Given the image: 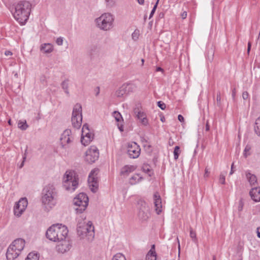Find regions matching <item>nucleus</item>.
<instances>
[{
	"mask_svg": "<svg viewBox=\"0 0 260 260\" xmlns=\"http://www.w3.org/2000/svg\"><path fill=\"white\" fill-rule=\"evenodd\" d=\"M13 6L14 11L12 13L14 18L20 25H24L30 14L31 4L27 1H21L15 3Z\"/></svg>",
	"mask_w": 260,
	"mask_h": 260,
	"instance_id": "nucleus-1",
	"label": "nucleus"
},
{
	"mask_svg": "<svg viewBox=\"0 0 260 260\" xmlns=\"http://www.w3.org/2000/svg\"><path fill=\"white\" fill-rule=\"evenodd\" d=\"M68 232L66 226L61 224H53L47 229L46 236L50 241H61L66 239Z\"/></svg>",
	"mask_w": 260,
	"mask_h": 260,
	"instance_id": "nucleus-2",
	"label": "nucleus"
},
{
	"mask_svg": "<svg viewBox=\"0 0 260 260\" xmlns=\"http://www.w3.org/2000/svg\"><path fill=\"white\" fill-rule=\"evenodd\" d=\"M57 192L53 184H49L43 190L42 202L46 208H52L56 204Z\"/></svg>",
	"mask_w": 260,
	"mask_h": 260,
	"instance_id": "nucleus-3",
	"label": "nucleus"
},
{
	"mask_svg": "<svg viewBox=\"0 0 260 260\" xmlns=\"http://www.w3.org/2000/svg\"><path fill=\"white\" fill-rule=\"evenodd\" d=\"M25 244V241L22 239L14 240L8 248L6 253L7 259L15 260L24 249Z\"/></svg>",
	"mask_w": 260,
	"mask_h": 260,
	"instance_id": "nucleus-4",
	"label": "nucleus"
},
{
	"mask_svg": "<svg viewBox=\"0 0 260 260\" xmlns=\"http://www.w3.org/2000/svg\"><path fill=\"white\" fill-rule=\"evenodd\" d=\"M77 231L78 236L81 238H86L89 240L92 239L94 236V226L90 221L80 222L78 220Z\"/></svg>",
	"mask_w": 260,
	"mask_h": 260,
	"instance_id": "nucleus-5",
	"label": "nucleus"
},
{
	"mask_svg": "<svg viewBox=\"0 0 260 260\" xmlns=\"http://www.w3.org/2000/svg\"><path fill=\"white\" fill-rule=\"evenodd\" d=\"M78 186V177L73 171H67L63 178V186L70 192L75 190Z\"/></svg>",
	"mask_w": 260,
	"mask_h": 260,
	"instance_id": "nucleus-6",
	"label": "nucleus"
},
{
	"mask_svg": "<svg viewBox=\"0 0 260 260\" xmlns=\"http://www.w3.org/2000/svg\"><path fill=\"white\" fill-rule=\"evenodd\" d=\"M114 21V16L110 13H104L95 20L97 27L104 31L113 27Z\"/></svg>",
	"mask_w": 260,
	"mask_h": 260,
	"instance_id": "nucleus-7",
	"label": "nucleus"
},
{
	"mask_svg": "<svg viewBox=\"0 0 260 260\" xmlns=\"http://www.w3.org/2000/svg\"><path fill=\"white\" fill-rule=\"evenodd\" d=\"M71 121L73 126L79 128L82 121V107L80 104H76L73 110Z\"/></svg>",
	"mask_w": 260,
	"mask_h": 260,
	"instance_id": "nucleus-8",
	"label": "nucleus"
},
{
	"mask_svg": "<svg viewBox=\"0 0 260 260\" xmlns=\"http://www.w3.org/2000/svg\"><path fill=\"white\" fill-rule=\"evenodd\" d=\"M74 204L78 207L76 208V210L79 213L84 211L88 204V198L84 193H80L76 196L73 200Z\"/></svg>",
	"mask_w": 260,
	"mask_h": 260,
	"instance_id": "nucleus-9",
	"label": "nucleus"
},
{
	"mask_svg": "<svg viewBox=\"0 0 260 260\" xmlns=\"http://www.w3.org/2000/svg\"><path fill=\"white\" fill-rule=\"evenodd\" d=\"M136 88V86L134 84L124 83L115 91V95L118 98L124 99L134 92Z\"/></svg>",
	"mask_w": 260,
	"mask_h": 260,
	"instance_id": "nucleus-10",
	"label": "nucleus"
},
{
	"mask_svg": "<svg viewBox=\"0 0 260 260\" xmlns=\"http://www.w3.org/2000/svg\"><path fill=\"white\" fill-rule=\"evenodd\" d=\"M99 170L97 168L93 169L90 173L88 182L89 186L92 192H96L99 187V181L98 175Z\"/></svg>",
	"mask_w": 260,
	"mask_h": 260,
	"instance_id": "nucleus-11",
	"label": "nucleus"
},
{
	"mask_svg": "<svg viewBox=\"0 0 260 260\" xmlns=\"http://www.w3.org/2000/svg\"><path fill=\"white\" fill-rule=\"evenodd\" d=\"M28 205L27 200L26 198H22L16 203L14 207V215L20 217L25 210Z\"/></svg>",
	"mask_w": 260,
	"mask_h": 260,
	"instance_id": "nucleus-12",
	"label": "nucleus"
},
{
	"mask_svg": "<svg viewBox=\"0 0 260 260\" xmlns=\"http://www.w3.org/2000/svg\"><path fill=\"white\" fill-rule=\"evenodd\" d=\"M99 157V150L95 146H91L86 152L85 159L88 163L95 162Z\"/></svg>",
	"mask_w": 260,
	"mask_h": 260,
	"instance_id": "nucleus-13",
	"label": "nucleus"
},
{
	"mask_svg": "<svg viewBox=\"0 0 260 260\" xmlns=\"http://www.w3.org/2000/svg\"><path fill=\"white\" fill-rule=\"evenodd\" d=\"M93 134L91 133L89 129L88 125L87 124L83 125L82 130V136L81 142L84 145H87L93 139Z\"/></svg>",
	"mask_w": 260,
	"mask_h": 260,
	"instance_id": "nucleus-14",
	"label": "nucleus"
},
{
	"mask_svg": "<svg viewBox=\"0 0 260 260\" xmlns=\"http://www.w3.org/2000/svg\"><path fill=\"white\" fill-rule=\"evenodd\" d=\"M141 149L139 146L135 142H132L128 145L127 153L129 157L136 158L140 154Z\"/></svg>",
	"mask_w": 260,
	"mask_h": 260,
	"instance_id": "nucleus-15",
	"label": "nucleus"
},
{
	"mask_svg": "<svg viewBox=\"0 0 260 260\" xmlns=\"http://www.w3.org/2000/svg\"><path fill=\"white\" fill-rule=\"evenodd\" d=\"M74 139V135H73L71 130L67 129L61 135L60 141L62 145L65 146L67 144H70L73 142Z\"/></svg>",
	"mask_w": 260,
	"mask_h": 260,
	"instance_id": "nucleus-16",
	"label": "nucleus"
},
{
	"mask_svg": "<svg viewBox=\"0 0 260 260\" xmlns=\"http://www.w3.org/2000/svg\"><path fill=\"white\" fill-rule=\"evenodd\" d=\"M60 242V243L56 247V250L58 252L63 253L68 251L71 249L72 245L69 240L65 239Z\"/></svg>",
	"mask_w": 260,
	"mask_h": 260,
	"instance_id": "nucleus-17",
	"label": "nucleus"
},
{
	"mask_svg": "<svg viewBox=\"0 0 260 260\" xmlns=\"http://www.w3.org/2000/svg\"><path fill=\"white\" fill-rule=\"evenodd\" d=\"M137 169V167L134 165H125L123 166L120 170V174L123 177L127 176L130 173L133 172Z\"/></svg>",
	"mask_w": 260,
	"mask_h": 260,
	"instance_id": "nucleus-18",
	"label": "nucleus"
},
{
	"mask_svg": "<svg viewBox=\"0 0 260 260\" xmlns=\"http://www.w3.org/2000/svg\"><path fill=\"white\" fill-rule=\"evenodd\" d=\"M153 198L156 212L157 214H159L161 212L162 204L161 200L159 193L158 192L154 193Z\"/></svg>",
	"mask_w": 260,
	"mask_h": 260,
	"instance_id": "nucleus-19",
	"label": "nucleus"
},
{
	"mask_svg": "<svg viewBox=\"0 0 260 260\" xmlns=\"http://www.w3.org/2000/svg\"><path fill=\"white\" fill-rule=\"evenodd\" d=\"M141 204V207L139 209V216L143 219H146L147 216L148 207L146 203L144 201H140L139 204Z\"/></svg>",
	"mask_w": 260,
	"mask_h": 260,
	"instance_id": "nucleus-20",
	"label": "nucleus"
},
{
	"mask_svg": "<svg viewBox=\"0 0 260 260\" xmlns=\"http://www.w3.org/2000/svg\"><path fill=\"white\" fill-rule=\"evenodd\" d=\"M135 113L136 114L137 118L139 120L142 125L144 126L148 125V120L147 118V116L145 112L139 111L138 112L136 111Z\"/></svg>",
	"mask_w": 260,
	"mask_h": 260,
	"instance_id": "nucleus-21",
	"label": "nucleus"
},
{
	"mask_svg": "<svg viewBox=\"0 0 260 260\" xmlns=\"http://www.w3.org/2000/svg\"><path fill=\"white\" fill-rule=\"evenodd\" d=\"M249 194L254 201L260 202V187L252 188L249 192Z\"/></svg>",
	"mask_w": 260,
	"mask_h": 260,
	"instance_id": "nucleus-22",
	"label": "nucleus"
},
{
	"mask_svg": "<svg viewBox=\"0 0 260 260\" xmlns=\"http://www.w3.org/2000/svg\"><path fill=\"white\" fill-rule=\"evenodd\" d=\"M113 116L114 117L116 121L118 122L117 127L120 132L123 131V126L122 124L123 121L122 117L121 114L118 111H114L113 113Z\"/></svg>",
	"mask_w": 260,
	"mask_h": 260,
	"instance_id": "nucleus-23",
	"label": "nucleus"
},
{
	"mask_svg": "<svg viewBox=\"0 0 260 260\" xmlns=\"http://www.w3.org/2000/svg\"><path fill=\"white\" fill-rule=\"evenodd\" d=\"M143 180V178L140 174L136 173L129 178L128 183L131 185H134L141 182Z\"/></svg>",
	"mask_w": 260,
	"mask_h": 260,
	"instance_id": "nucleus-24",
	"label": "nucleus"
},
{
	"mask_svg": "<svg viewBox=\"0 0 260 260\" xmlns=\"http://www.w3.org/2000/svg\"><path fill=\"white\" fill-rule=\"evenodd\" d=\"M40 50L44 53H50L53 50V46L50 43H44L41 45Z\"/></svg>",
	"mask_w": 260,
	"mask_h": 260,
	"instance_id": "nucleus-25",
	"label": "nucleus"
},
{
	"mask_svg": "<svg viewBox=\"0 0 260 260\" xmlns=\"http://www.w3.org/2000/svg\"><path fill=\"white\" fill-rule=\"evenodd\" d=\"M245 175L250 185H254L257 183V178L255 175L251 174L248 171L246 172Z\"/></svg>",
	"mask_w": 260,
	"mask_h": 260,
	"instance_id": "nucleus-26",
	"label": "nucleus"
},
{
	"mask_svg": "<svg viewBox=\"0 0 260 260\" xmlns=\"http://www.w3.org/2000/svg\"><path fill=\"white\" fill-rule=\"evenodd\" d=\"M39 254L35 252H31L28 253L25 260H39Z\"/></svg>",
	"mask_w": 260,
	"mask_h": 260,
	"instance_id": "nucleus-27",
	"label": "nucleus"
},
{
	"mask_svg": "<svg viewBox=\"0 0 260 260\" xmlns=\"http://www.w3.org/2000/svg\"><path fill=\"white\" fill-rule=\"evenodd\" d=\"M254 129L255 134L260 137V116L258 117L255 122Z\"/></svg>",
	"mask_w": 260,
	"mask_h": 260,
	"instance_id": "nucleus-28",
	"label": "nucleus"
},
{
	"mask_svg": "<svg viewBox=\"0 0 260 260\" xmlns=\"http://www.w3.org/2000/svg\"><path fill=\"white\" fill-rule=\"evenodd\" d=\"M61 86L62 88L63 89L64 92L68 95H69L70 93L69 91V80L66 79L62 82L61 84Z\"/></svg>",
	"mask_w": 260,
	"mask_h": 260,
	"instance_id": "nucleus-29",
	"label": "nucleus"
},
{
	"mask_svg": "<svg viewBox=\"0 0 260 260\" xmlns=\"http://www.w3.org/2000/svg\"><path fill=\"white\" fill-rule=\"evenodd\" d=\"M142 170L145 173L148 174L149 176H151L152 174L151 167L147 164H144L142 167Z\"/></svg>",
	"mask_w": 260,
	"mask_h": 260,
	"instance_id": "nucleus-30",
	"label": "nucleus"
},
{
	"mask_svg": "<svg viewBox=\"0 0 260 260\" xmlns=\"http://www.w3.org/2000/svg\"><path fill=\"white\" fill-rule=\"evenodd\" d=\"M18 127L20 129L24 131L28 128V125L27 124L26 120H20L18 122Z\"/></svg>",
	"mask_w": 260,
	"mask_h": 260,
	"instance_id": "nucleus-31",
	"label": "nucleus"
},
{
	"mask_svg": "<svg viewBox=\"0 0 260 260\" xmlns=\"http://www.w3.org/2000/svg\"><path fill=\"white\" fill-rule=\"evenodd\" d=\"M251 146L250 145L247 144L246 145L243 151V156L244 157L246 158L251 154Z\"/></svg>",
	"mask_w": 260,
	"mask_h": 260,
	"instance_id": "nucleus-32",
	"label": "nucleus"
},
{
	"mask_svg": "<svg viewBox=\"0 0 260 260\" xmlns=\"http://www.w3.org/2000/svg\"><path fill=\"white\" fill-rule=\"evenodd\" d=\"M156 252H151V251H148L146 256V260H156Z\"/></svg>",
	"mask_w": 260,
	"mask_h": 260,
	"instance_id": "nucleus-33",
	"label": "nucleus"
},
{
	"mask_svg": "<svg viewBox=\"0 0 260 260\" xmlns=\"http://www.w3.org/2000/svg\"><path fill=\"white\" fill-rule=\"evenodd\" d=\"M112 260H126L125 256L121 253H117L112 258Z\"/></svg>",
	"mask_w": 260,
	"mask_h": 260,
	"instance_id": "nucleus-34",
	"label": "nucleus"
},
{
	"mask_svg": "<svg viewBox=\"0 0 260 260\" xmlns=\"http://www.w3.org/2000/svg\"><path fill=\"white\" fill-rule=\"evenodd\" d=\"M189 235H190V237L191 238L192 241L193 242H194L196 244H197L198 243V239L196 236V233L191 229L190 230Z\"/></svg>",
	"mask_w": 260,
	"mask_h": 260,
	"instance_id": "nucleus-35",
	"label": "nucleus"
},
{
	"mask_svg": "<svg viewBox=\"0 0 260 260\" xmlns=\"http://www.w3.org/2000/svg\"><path fill=\"white\" fill-rule=\"evenodd\" d=\"M180 153V151L179 146H175L174 150V157L175 160H177L178 158Z\"/></svg>",
	"mask_w": 260,
	"mask_h": 260,
	"instance_id": "nucleus-36",
	"label": "nucleus"
},
{
	"mask_svg": "<svg viewBox=\"0 0 260 260\" xmlns=\"http://www.w3.org/2000/svg\"><path fill=\"white\" fill-rule=\"evenodd\" d=\"M139 36V31L138 30H135L132 35V39L134 41H137Z\"/></svg>",
	"mask_w": 260,
	"mask_h": 260,
	"instance_id": "nucleus-37",
	"label": "nucleus"
},
{
	"mask_svg": "<svg viewBox=\"0 0 260 260\" xmlns=\"http://www.w3.org/2000/svg\"><path fill=\"white\" fill-rule=\"evenodd\" d=\"M107 6L111 8L113 7L116 3V0H105Z\"/></svg>",
	"mask_w": 260,
	"mask_h": 260,
	"instance_id": "nucleus-38",
	"label": "nucleus"
},
{
	"mask_svg": "<svg viewBox=\"0 0 260 260\" xmlns=\"http://www.w3.org/2000/svg\"><path fill=\"white\" fill-rule=\"evenodd\" d=\"M159 0H157L155 4L154 5L150 15H149V19H150L151 17H153V15H154V13H155V10L157 8V5H158V2H159Z\"/></svg>",
	"mask_w": 260,
	"mask_h": 260,
	"instance_id": "nucleus-39",
	"label": "nucleus"
},
{
	"mask_svg": "<svg viewBox=\"0 0 260 260\" xmlns=\"http://www.w3.org/2000/svg\"><path fill=\"white\" fill-rule=\"evenodd\" d=\"M27 149H26V150H25V152H24V153L23 155V161L22 162H21V164L19 165V168L20 169L22 168L23 166H24V162L26 159V156H27Z\"/></svg>",
	"mask_w": 260,
	"mask_h": 260,
	"instance_id": "nucleus-40",
	"label": "nucleus"
},
{
	"mask_svg": "<svg viewBox=\"0 0 260 260\" xmlns=\"http://www.w3.org/2000/svg\"><path fill=\"white\" fill-rule=\"evenodd\" d=\"M225 173H221L219 176V182L222 184H225Z\"/></svg>",
	"mask_w": 260,
	"mask_h": 260,
	"instance_id": "nucleus-41",
	"label": "nucleus"
},
{
	"mask_svg": "<svg viewBox=\"0 0 260 260\" xmlns=\"http://www.w3.org/2000/svg\"><path fill=\"white\" fill-rule=\"evenodd\" d=\"M55 42L58 46H62L63 45V38L61 37L57 38Z\"/></svg>",
	"mask_w": 260,
	"mask_h": 260,
	"instance_id": "nucleus-42",
	"label": "nucleus"
},
{
	"mask_svg": "<svg viewBox=\"0 0 260 260\" xmlns=\"http://www.w3.org/2000/svg\"><path fill=\"white\" fill-rule=\"evenodd\" d=\"M157 106L161 110H164L166 108V104L161 101H159L157 102Z\"/></svg>",
	"mask_w": 260,
	"mask_h": 260,
	"instance_id": "nucleus-43",
	"label": "nucleus"
},
{
	"mask_svg": "<svg viewBox=\"0 0 260 260\" xmlns=\"http://www.w3.org/2000/svg\"><path fill=\"white\" fill-rule=\"evenodd\" d=\"M249 94L247 91H244L242 93V97L244 100H247L248 98Z\"/></svg>",
	"mask_w": 260,
	"mask_h": 260,
	"instance_id": "nucleus-44",
	"label": "nucleus"
},
{
	"mask_svg": "<svg viewBox=\"0 0 260 260\" xmlns=\"http://www.w3.org/2000/svg\"><path fill=\"white\" fill-rule=\"evenodd\" d=\"M209 173H210V172L208 171V170L207 168H206L205 171V173L204 175V177L205 178L208 177L209 176Z\"/></svg>",
	"mask_w": 260,
	"mask_h": 260,
	"instance_id": "nucleus-45",
	"label": "nucleus"
},
{
	"mask_svg": "<svg viewBox=\"0 0 260 260\" xmlns=\"http://www.w3.org/2000/svg\"><path fill=\"white\" fill-rule=\"evenodd\" d=\"M181 16L182 19H185L187 17V12L184 11L183 13L181 14Z\"/></svg>",
	"mask_w": 260,
	"mask_h": 260,
	"instance_id": "nucleus-46",
	"label": "nucleus"
},
{
	"mask_svg": "<svg viewBox=\"0 0 260 260\" xmlns=\"http://www.w3.org/2000/svg\"><path fill=\"white\" fill-rule=\"evenodd\" d=\"M178 119L180 122H183L184 121V117H183L182 115H181L180 114L178 116Z\"/></svg>",
	"mask_w": 260,
	"mask_h": 260,
	"instance_id": "nucleus-47",
	"label": "nucleus"
},
{
	"mask_svg": "<svg viewBox=\"0 0 260 260\" xmlns=\"http://www.w3.org/2000/svg\"><path fill=\"white\" fill-rule=\"evenodd\" d=\"M210 129V125H209V122L208 121H207L206 122V128H205V130L206 131H209Z\"/></svg>",
	"mask_w": 260,
	"mask_h": 260,
	"instance_id": "nucleus-48",
	"label": "nucleus"
},
{
	"mask_svg": "<svg viewBox=\"0 0 260 260\" xmlns=\"http://www.w3.org/2000/svg\"><path fill=\"white\" fill-rule=\"evenodd\" d=\"M234 172V163H233L232 164V166H231V171L230 172V175H232Z\"/></svg>",
	"mask_w": 260,
	"mask_h": 260,
	"instance_id": "nucleus-49",
	"label": "nucleus"
},
{
	"mask_svg": "<svg viewBox=\"0 0 260 260\" xmlns=\"http://www.w3.org/2000/svg\"><path fill=\"white\" fill-rule=\"evenodd\" d=\"M220 93H218L217 95L216 100L218 103H219L220 102Z\"/></svg>",
	"mask_w": 260,
	"mask_h": 260,
	"instance_id": "nucleus-50",
	"label": "nucleus"
},
{
	"mask_svg": "<svg viewBox=\"0 0 260 260\" xmlns=\"http://www.w3.org/2000/svg\"><path fill=\"white\" fill-rule=\"evenodd\" d=\"M177 241H178V253H179V255L180 254V242H179V240L178 238H177Z\"/></svg>",
	"mask_w": 260,
	"mask_h": 260,
	"instance_id": "nucleus-51",
	"label": "nucleus"
},
{
	"mask_svg": "<svg viewBox=\"0 0 260 260\" xmlns=\"http://www.w3.org/2000/svg\"><path fill=\"white\" fill-rule=\"evenodd\" d=\"M149 251H151V252H155L154 245H152L151 246V249H150V250Z\"/></svg>",
	"mask_w": 260,
	"mask_h": 260,
	"instance_id": "nucleus-52",
	"label": "nucleus"
},
{
	"mask_svg": "<svg viewBox=\"0 0 260 260\" xmlns=\"http://www.w3.org/2000/svg\"><path fill=\"white\" fill-rule=\"evenodd\" d=\"M5 55L7 56L11 55L12 53L10 51H6L5 53Z\"/></svg>",
	"mask_w": 260,
	"mask_h": 260,
	"instance_id": "nucleus-53",
	"label": "nucleus"
},
{
	"mask_svg": "<svg viewBox=\"0 0 260 260\" xmlns=\"http://www.w3.org/2000/svg\"><path fill=\"white\" fill-rule=\"evenodd\" d=\"M156 72H163L164 70L160 67H157L156 69Z\"/></svg>",
	"mask_w": 260,
	"mask_h": 260,
	"instance_id": "nucleus-54",
	"label": "nucleus"
},
{
	"mask_svg": "<svg viewBox=\"0 0 260 260\" xmlns=\"http://www.w3.org/2000/svg\"><path fill=\"white\" fill-rule=\"evenodd\" d=\"M257 235L258 237L260 238V228L257 229Z\"/></svg>",
	"mask_w": 260,
	"mask_h": 260,
	"instance_id": "nucleus-55",
	"label": "nucleus"
},
{
	"mask_svg": "<svg viewBox=\"0 0 260 260\" xmlns=\"http://www.w3.org/2000/svg\"><path fill=\"white\" fill-rule=\"evenodd\" d=\"M250 48H251V44L250 42H248V48H247V52L248 53L250 51Z\"/></svg>",
	"mask_w": 260,
	"mask_h": 260,
	"instance_id": "nucleus-56",
	"label": "nucleus"
},
{
	"mask_svg": "<svg viewBox=\"0 0 260 260\" xmlns=\"http://www.w3.org/2000/svg\"><path fill=\"white\" fill-rule=\"evenodd\" d=\"M138 3L140 5H143L144 3V0H137Z\"/></svg>",
	"mask_w": 260,
	"mask_h": 260,
	"instance_id": "nucleus-57",
	"label": "nucleus"
},
{
	"mask_svg": "<svg viewBox=\"0 0 260 260\" xmlns=\"http://www.w3.org/2000/svg\"><path fill=\"white\" fill-rule=\"evenodd\" d=\"M141 62H142V66H143L144 63V59L143 58L141 59Z\"/></svg>",
	"mask_w": 260,
	"mask_h": 260,
	"instance_id": "nucleus-58",
	"label": "nucleus"
},
{
	"mask_svg": "<svg viewBox=\"0 0 260 260\" xmlns=\"http://www.w3.org/2000/svg\"><path fill=\"white\" fill-rule=\"evenodd\" d=\"M8 123L9 125H11V122L10 119L8 121Z\"/></svg>",
	"mask_w": 260,
	"mask_h": 260,
	"instance_id": "nucleus-59",
	"label": "nucleus"
},
{
	"mask_svg": "<svg viewBox=\"0 0 260 260\" xmlns=\"http://www.w3.org/2000/svg\"><path fill=\"white\" fill-rule=\"evenodd\" d=\"M161 120L162 121H163V120H164V119H162V118H161Z\"/></svg>",
	"mask_w": 260,
	"mask_h": 260,
	"instance_id": "nucleus-60",
	"label": "nucleus"
},
{
	"mask_svg": "<svg viewBox=\"0 0 260 260\" xmlns=\"http://www.w3.org/2000/svg\"><path fill=\"white\" fill-rule=\"evenodd\" d=\"M213 260H215V257H214V258H213Z\"/></svg>",
	"mask_w": 260,
	"mask_h": 260,
	"instance_id": "nucleus-61",
	"label": "nucleus"
}]
</instances>
